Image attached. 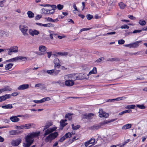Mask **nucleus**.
Masks as SVG:
<instances>
[{"label":"nucleus","mask_w":147,"mask_h":147,"mask_svg":"<svg viewBox=\"0 0 147 147\" xmlns=\"http://www.w3.org/2000/svg\"><path fill=\"white\" fill-rule=\"evenodd\" d=\"M40 134V132L38 131L36 132L31 133L25 137L26 143L23 144L24 147H29L34 142V138L38 136Z\"/></svg>","instance_id":"nucleus-1"},{"label":"nucleus","mask_w":147,"mask_h":147,"mask_svg":"<svg viewBox=\"0 0 147 147\" xmlns=\"http://www.w3.org/2000/svg\"><path fill=\"white\" fill-rule=\"evenodd\" d=\"M52 125L53 123L51 122H48L46 123L44 127L43 130H45V133L43 134L44 136H46L56 130L57 127H56L48 128Z\"/></svg>","instance_id":"nucleus-2"},{"label":"nucleus","mask_w":147,"mask_h":147,"mask_svg":"<svg viewBox=\"0 0 147 147\" xmlns=\"http://www.w3.org/2000/svg\"><path fill=\"white\" fill-rule=\"evenodd\" d=\"M49 134L45 139V141L46 142H51L52 140L55 138L58 135V132H56L52 133H51Z\"/></svg>","instance_id":"nucleus-3"},{"label":"nucleus","mask_w":147,"mask_h":147,"mask_svg":"<svg viewBox=\"0 0 147 147\" xmlns=\"http://www.w3.org/2000/svg\"><path fill=\"white\" fill-rule=\"evenodd\" d=\"M19 29L24 36H28L29 34L27 33L28 27L26 25L21 24L20 25Z\"/></svg>","instance_id":"nucleus-4"},{"label":"nucleus","mask_w":147,"mask_h":147,"mask_svg":"<svg viewBox=\"0 0 147 147\" xmlns=\"http://www.w3.org/2000/svg\"><path fill=\"white\" fill-rule=\"evenodd\" d=\"M142 42V41L141 40L138 41L130 44L125 45H124V46L130 48H136L139 46L140 44H141Z\"/></svg>","instance_id":"nucleus-5"},{"label":"nucleus","mask_w":147,"mask_h":147,"mask_svg":"<svg viewBox=\"0 0 147 147\" xmlns=\"http://www.w3.org/2000/svg\"><path fill=\"white\" fill-rule=\"evenodd\" d=\"M109 123V122L107 121H102L98 124L92 126L90 127L91 129L92 130H97L102 127V126Z\"/></svg>","instance_id":"nucleus-6"},{"label":"nucleus","mask_w":147,"mask_h":147,"mask_svg":"<svg viewBox=\"0 0 147 147\" xmlns=\"http://www.w3.org/2000/svg\"><path fill=\"white\" fill-rule=\"evenodd\" d=\"M18 47L17 46H14L11 47L9 49H6V50H8L7 54L9 55H12V53H17L18 51Z\"/></svg>","instance_id":"nucleus-7"},{"label":"nucleus","mask_w":147,"mask_h":147,"mask_svg":"<svg viewBox=\"0 0 147 147\" xmlns=\"http://www.w3.org/2000/svg\"><path fill=\"white\" fill-rule=\"evenodd\" d=\"M28 117V115H19L17 116H13L11 117L10 118V119L11 121L13 122H16L19 121H20V119L18 117Z\"/></svg>","instance_id":"nucleus-8"},{"label":"nucleus","mask_w":147,"mask_h":147,"mask_svg":"<svg viewBox=\"0 0 147 147\" xmlns=\"http://www.w3.org/2000/svg\"><path fill=\"white\" fill-rule=\"evenodd\" d=\"M76 74H74L65 75L64 76L65 79H70L71 80L74 81L77 80Z\"/></svg>","instance_id":"nucleus-9"},{"label":"nucleus","mask_w":147,"mask_h":147,"mask_svg":"<svg viewBox=\"0 0 147 147\" xmlns=\"http://www.w3.org/2000/svg\"><path fill=\"white\" fill-rule=\"evenodd\" d=\"M94 116L93 113H86L82 115V119H86L88 120H90L92 119Z\"/></svg>","instance_id":"nucleus-10"},{"label":"nucleus","mask_w":147,"mask_h":147,"mask_svg":"<svg viewBox=\"0 0 147 147\" xmlns=\"http://www.w3.org/2000/svg\"><path fill=\"white\" fill-rule=\"evenodd\" d=\"M77 80H82L84 79H87L88 77L86 76L85 74L82 73L76 74Z\"/></svg>","instance_id":"nucleus-11"},{"label":"nucleus","mask_w":147,"mask_h":147,"mask_svg":"<svg viewBox=\"0 0 147 147\" xmlns=\"http://www.w3.org/2000/svg\"><path fill=\"white\" fill-rule=\"evenodd\" d=\"M31 127H34L35 125L33 123H27L21 125V129H30Z\"/></svg>","instance_id":"nucleus-12"},{"label":"nucleus","mask_w":147,"mask_h":147,"mask_svg":"<svg viewBox=\"0 0 147 147\" xmlns=\"http://www.w3.org/2000/svg\"><path fill=\"white\" fill-rule=\"evenodd\" d=\"M50 98L47 97L46 98H43L42 99L40 100H34L33 101L36 104H39L45 102V101H48L50 100Z\"/></svg>","instance_id":"nucleus-13"},{"label":"nucleus","mask_w":147,"mask_h":147,"mask_svg":"<svg viewBox=\"0 0 147 147\" xmlns=\"http://www.w3.org/2000/svg\"><path fill=\"white\" fill-rule=\"evenodd\" d=\"M29 34L32 36L34 35H37L39 34V32L37 30L35 29H30L28 30Z\"/></svg>","instance_id":"nucleus-14"},{"label":"nucleus","mask_w":147,"mask_h":147,"mask_svg":"<svg viewBox=\"0 0 147 147\" xmlns=\"http://www.w3.org/2000/svg\"><path fill=\"white\" fill-rule=\"evenodd\" d=\"M74 84L73 80L70 79L67 80L65 82V84L67 86L70 87L73 86Z\"/></svg>","instance_id":"nucleus-15"},{"label":"nucleus","mask_w":147,"mask_h":147,"mask_svg":"<svg viewBox=\"0 0 147 147\" xmlns=\"http://www.w3.org/2000/svg\"><path fill=\"white\" fill-rule=\"evenodd\" d=\"M98 113H99V116L100 117H104L107 118L109 116V114L103 111L101 109L99 110Z\"/></svg>","instance_id":"nucleus-16"},{"label":"nucleus","mask_w":147,"mask_h":147,"mask_svg":"<svg viewBox=\"0 0 147 147\" xmlns=\"http://www.w3.org/2000/svg\"><path fill=\"white\" fill-rule=\"evenodd\" d=\"M21 142V139L13 140L11 142V144L14 146H18L20 144Z\"/></svg>","instance_id":"nucleus-17"},{"label":"nucleus","mask_w":147,"mask_h":147,"mask_svg":"<svg viewBox=\"0 0 147 147\" xmlns=\"http://www.w3.org/2000/svg\"><path fill=\"white\" fill-rule=\"evenodd\" d=\"M29 86L28 84H22L18 86V89L19 90H24L29 88Z\"/></svg>","instance_id":"nucleus-18"},{"label":"nucleus","mask_w":147,"mask_h":147,"mask_svg":"<svg viewBox=\"0 0 147 147\" xmlns=\"http://www.w3.org/2000/svg\"><path fill=\"white\" fill-rule=\"evenodd\" d=\"M95 140L94 138H92L88 141L85 143V145L86 147H87L90 144H95Z\"/></svg>","instance_id":"nucleus-19"},{"label":"nucleus","mask_w":147,"mask_h":147,"mask_svg":"<svg viewBox=\"0 0 147 147\" xmlns=\"http://www.w3.org/2000/svg\"><path fill=\"white\" fill-rule=\"evenodd\" d=\"M47 49V48L45 46L41 45L39 47V50L41 52V54L44 55V53Z\"/></svg>","instance_id":"nucleus-20"},{"label":"nucleus","mask_w":147,"mask_h":147,"mask_svg":"<svg viewBox=\"0 0 147 147\" xmlns=\"http://www.w3.org/2000/svg\"><path fill=\"white\" fill-rule=\"evenodd\" d=\"M59 61L58 59L55 58L54 59V63L55 64V68L56 67H57L58 68H59L61 65L59 63Z\"/></svg>","instance_id":"nucleus-21"},{"label":"nucleus","mask_w":147,"mask_h":147,"mask_svg":"<svg viewBox=\"0 0 147 147\" xmlns=\"http://www.w3.org/2000/svg\"><path fill=\"white\" fill-rule=\"evenodd\" d=\"M12 90V89L10 88L8 86H7L5 88L0 89V94L3 92L7 91H11Z\"/></svg>","instance_id":"nucleus-22"},{"label":"nucleus","mask_w":147,"mask_h":147,"mask_svg":"<svg viewBox=\"0 0 147 147\" xmlns=\"http://www.w3.org/2000/svg\"><path fill=\"white\" fill-rule=\"evenodd\" d=\"M10 96L11 95L10 94H6L5 95L3 96L0 97V101H2L3 100H4L7 99L9 98H10Z\"/></svg>","instance_id":"nucleus-23"},{"label":"nucleus","mask_w":147,"mask_h":147,"mask_svg":"<svg viewBox=\"0 0 147 147\" xmlns=\"http://www.w3.org/2000/svg\"><path fill=\"white\" fill-rule=\"evenodd\" d=\"M131 124H127L122 127V129L123 130H126L131 128Z\"/></svg>","instance_id":"nucleus-24"},{"label":"nucleus","mask_w":147,"mask_h":147,"mask_svg":"<svg viewBox=\"0 0 147 147\" xmlns=\"http://www.w3.org/2000/svg\"><path fill=\"white\" fill-rule=\"evenodd\" d=\"M97 73L96 68L95 67H94L92 70L90 71L89 74L87 75V76L88 77L89 76L92 74H96Z\"/></svg>","instance_id":"nucleus-25"},{"label":"nucleus","mask_w":147,"mask_h":147,"mask_svg":"<svg viewBox=\"0 0 147 147\" xmlns=\"http://www.w3.org/2000/svg\"><path fill=\"white\" fill-rule=\"evenodd\" d=\"M2 108L5 109H11L13 108L12 105L11 104H8L5 105L1 106Z\"/></svg>","instance_id":"nucleus-26"},{"label":"nucleus","mask_w":147,"mask_h":147,"mask_svg":"<svg viewBox=\"0 0 147 147\" xmlns=\"http://www.w3.org/2000/svg\"><path fill=\"white\" fill-rule=\"evenodd\" d=\"M27 14L29 18H33L34 16V14L31 11H28L27 12Z\"/></svg>","instance_id":"nucleus-27"},{"label":"nucleus","mask_w":147,"mask_h":147,"mask_svg":"<svg viewBox=\"0 0 147 147\" xmlns=\"http://www.w3.org/2000/svg\"><path fill=\"white\" fill-rule=\"evenodd\" d=\"M66 119L62 120L60 121V125L62 127H63L67 124V123H65L66 122Z\"/></svg>","instance_id":"nucleus-28"},{"label":"nucleus","mask_w":147,"mask_h":147,"mask_svg":"<svg viewBox=\"0 0 147 147\" xmlns=\"http://www.w3.org/2000/svg\"><path fill=\"white\" fill-rule=\"evenodd\" d=\"M41 5L42 6H43L44 7L47 6L48 7H51L52 8L51 9H54V10H55V9H56L57 8L56 6V5H50L46 4V5Z\"/></svg>","instance_id":"nucleus-29"},{"label":"nucleus","mask_w":147,"mask_h":147,"mask_svg":"<svg viewBox=\"0 0 147 147\" xmlns=\"http://www.w3.org/2000/svg\"><path fill=\"white\" fill-rule=\"evenodd\" d=\"M13 65L12 63H9L5 66V69L6 70H8L11 69Z\"/></svg>","instance_id":"nucleus-30"},{"label":"nucleus","mask_w":147,"mask_h":147,"mask_svg":"<svg viewBox=\"0 0 147 147\" xmlns=\"http://www.w3.org/2000/svg\"><path fill=\"white\" fill-rule=\"evenodd\" d=\"M42 11L43 13L45 14L49 15V9H42Z\"/></svg>","instance_id":"nucleus-31"},{"label":"nucleus","mask_w":147,"mask_h":147,"mask_svg":"<svg viewBox=\"0 0 147 147\" xmlns=\"http://www.w3.org/2000/svg\"><path fill=\"white\" fill-rule=\"evenodd\" d=\"M119 5L121 9H124L126 6V5L123 2H121L119 3Z\"/></svg>","instance_id":"nucleus-32"},{"label":"nucleus","mask_w":147,"mask_h":147,"mask_svg":"<svg viewBox=\"0 0 147 147\" xmlns=\"http://www.w3.org/2000/svg\"><path fill=\"white\" fill-rule=\"evenodd\" d=\"M71 126L72 127V129L74 130H76L80 127V126L79 125L75 126L74 124H72L71 125Z\"/></svg>","instance_id":"nucleus-33"},{"label":"nucleus","mask_w":147,"mask_h":147,"mask_svg":"<svg viewBox=\"0 0 147 147\" xmlns=\"http://www.w3.org/2000/svg\"><path fill=\"white\" fill-rule=\"evenodd\" d=\"M17 61V59L16 57L7 60L6 61L7 62H13L15 61Z\"/></svg>","instance_id":"nucleus-34"},{"label":"nucleus","mask_w":147,"mask_h":147,"mask_svg":"<svg viewBox=\"0 0 147 147\" xmlns=\"http://www.w3.org/2000/svg\"><path fill=\"white\" fill-rule=\"evenodd\" d=\"M47 20L48 21H49V22H58V19H56L55 20H53L52 18H49L48 17L47 18Z\"/></svg>","instance_id":"nucleus-35"},{"label":"nucleus","mask_w":147,"mask_h":147,"mask_svg":"<svg viewBox=\"0 0 147 147\" xmlns=\"http://www.w3.org/2000/svg\"><path fill=\"white\" fill-rule=\"evenodd\" d=\"M9 134L12 135H15L18 134V133L16 130H13L9 131Z\"/></svg>","instance_id":"nucleus-36"},{"label":"nucleus","mask_w":147,"mask_h":147,"mask_svg":"<svg viewBox=\"0 0 147 147\" xmlns=\"http://www.w3.org/2000/svg\"><path fill=\"white\" fill-rule=\"evenodd\" d=\"M125 98V97H119V98H116L114 99L108 100V101H112L115 100H121Z\"/></svg>","instance_id":"nucleus-37"},{"label":"nucleus","mask_w":147,"mask_h":147,"mask_svg":"<svg viewBox=\"0 0 147 147\" xmlns=\"http://www.w3.org/2000/svg\"><path fill=\"white\" fill-rule=\"evenodd\" d=\"M44 26L47 27H53L54 26V25L52 24L49 23L44 24Z\"/></svg>","instance_id":"nucleus-38"},{"label":"nucleus","mask_w":147,"mask_h":147,"mask_svg":"<svg viewBox=\"0 0 147 147\" xmlns=\"http://www.w3.org/2000/svg\"><path fill=\"white\" fill-rule=\"evenodd\" d=\"M139 24L141 26H144L146 24V22L145 21L142 20H140L139 21Z\"/></svg>","instance_id":"nucleus-39"},{"label":"nucleus","mask_w":147,"mask_h":147,"mask_svg":"<svg viewBox=\"0 0 147 147\" xmlns=\"http://www.w3.org/2000/svg\"><path fill=\"white\" fill-rule=\"evenodd\" d=\"M17 61L18 59L22 60L23 61H25L27 60V58L25 57L19 56L16 57Z\"/></svg>","instance_id":"nucleus-40"},{"label":"nucleus","mask_w":147,"mask_h":147,"mask_svg":"<svg viewBox=\"0 0 147 147\" xmlns=\"http://www.w3.org/2000/svg\"><path fill=\"white\" fill-rule=\"evenodd\" d=\"M64 136L66 138H70L71 136V134L70 132H68L66 133L64 135Z\"/></svg>","instance_id":"nucleus-41"},{"label":"nucleus","mask_w":147,"mask_h":147,"mask_svg":"<svg viewBox=\"0 0 147 147\" xmlns=\"http://www.w3.org/2000/svg\"><path fill=\"white\" fill-rule=\"evenodd\" d=\"M136 107L142 109H144L146 108V107L144 105H136Z\"/></svg>","instance_id":"nucleus-42"},{"label":"nucleus","mask_w":147,"mask_h":147,"mask_svg":"<svg viewBox=\"0 0 147 147\" xmlns=\"http://www.w3.org/2000/svg\"><path fill=\"white\" fill-rule=\"evenodd\" d=\"M135 106V105H127L125 107V108L126 109H134Z\"/></svg>","instance_id":"nucleus-43"},{"label":"nucleus","mask_w":147,"mask_h":147,"mask_svg":"<svg viewBox=\"0 0 147 147\" xmlns=\"http://www.w3.org/2000/svg\"><path fill=\"white\" fill-rule=\"evenodd\" d=\"M55 83H58L60 86H64V84L63 82L61 80H59L58 82H55Z\"/></svg>","instance_id":"nucleus-44"},{"label":"nucleus","mask_w":147,"mask_h":147,"mask_svg":"<svg viewBox=\"0 0 147 147\" xmlns=\"http://www.w3.org/2000/svg\"><path fill=\"white\" fill-rule=\"evenodd\" d=\"M60 71L59 70H54V71L53 75L56 76L60 72Z\"/></svg>","instance_id":"nucleus-45"},{"label":"nucleus","mask_w":147,"mask_h":147,"mask_svg":"<svg viewBox=\"0 0 147 147\" xmlns=\"http://www.w3.org/2000/svg\"><path fill=\"white\" fill-rule=\"evenodd\" d=\"M142 31V30H134L132 32H129L128 33V34H132V33H140V32H141Z\"/></svg>","instance_id":"nucleus-46"},{"label":"nucleus","mask_w":147,"mask_h":147,"mask_svg":"<svg viewBox=\"0 0 147 147\" xmlns=\"http://www.w3.org/2000/svg\"><path fill=\"white\" fill-rule=\"evenodd\" d=\"M116 33V32H108L106 34H102L103 36H107L109 35H112V34H115Z\"/></svg>","instance_id":"nucleus-47"},{"label":"nucleus","mask_w":147,"mask_h":147,"mask_svg":"<svg viewBox=\"0 0 147 147\" xmlns=\"http://www.w3.org/2000/svg\"><path fill=\"white\" fill-rule=\"evenodd\" d=\"M71 114L70 113H68L65 116V118H69V120H70L72 119V117H71Z\"/></svg>","instance_id":"nucleus-48"},{"label":"nucleus","mask_w":147,"mask_h":147,"mask_svg":"<svg viewBox=\"0 0 147 147\" xmlns=\"http://www.w3.org/2000/svg\"><path fill=\"white\" fill-rule=\"evenodd\" d=\"M71 114L70 113H68L65 116V118H69V120H70L72 119V117H71Z\"/></svg>","instance_id":"nucleus-49"},{"label":"nucleus","mask_w":147,"mask_h":147,"mask_svg":"<svg viewBox=\"0 0 147 147\" xmlns=\"http://www.w3.org/2000/svg\"><path fill=\"white\" fill-rule=\"evenodd\" d=\"M87 19L88 20H90L92 19L93 18V16L92 15L90 14H88L86 16Z\"/></svg>","instance_id":"nucleus-50"},{"label":"nucleus","mask_w":147,"mask_h":147,"mask_svg":"<svg viewBox=\"0 0 147 147\" xmlns=\"http://www.w3.org/2000/svg\"><path fill=\"white\" fill-rule=\"evenodd\" d=\"M91 29V28H82L80 30V32H82V31H86V30H88Z\"/></svg>","instance_id":"nucleus-51"},{"label":"nucleus","mask_w":147,"mask_h":147,"mask_svg":"<svg viewBox=\"0 0 147 147\" xmlns=\"http://www.w3.org/2000/svg\"><path fill=\"white\" fill-rule=\"evenodd\" d=\"M63 6L60 4L58 5L57 7L59 10L62 9L63 8Z\"/></svg>","instance_id":"nucleus-52"},{"label":"nucleus","mask_w":147,"mask_h":147,"mask_svg":"<svg viewBox=\"0 0 147 147\" xmlns=\"http://www.w3.org/2000/svg\"><path fill=\"white\" fill-rule=\"evenodd\" d=\"M125 42V41L123 39H121L118 41V43L119 44H123Z\"/></svg>","instance_id":"nucleus-53"},{"label":"nucleus","mask_w":147,"mask_h":147,"mask_svg":"<svg viewBox=\"0 0 147 147\" xmlns=\"http://www.w3.org/2000/svg\"><path fill=\"white\" fill-rule=\"evenodd\" d=\"M58 54L61 55L62 56H67L68 55V53L67 52L62 53H59Z\"/></svg>","instance_id":"nucleus-54"},{"label":"nucleus","mask_w":147,"mask_h":147,"mask_svg":"<svg viewBox=\"0 0 147 147\" xmlns=\"http://www.w3.org/2000/svg\"><path fill=\"white\" fill-rule=\"evenodd\" d=\"M54 71V69H52V70H48L47 71V73L49 74H53Z\"/></svg>","instance_id":"nucleus-55"},{"label":"nucleus","mask_w":147,"mask_h":147,"mask_svg":"<svg viewBox=\"0 0 147 147\" xmlns=\"http://www.w3.org/2000/svg\"><path fill=\"white\" fill-rule=\"evenodd\" d=\"M129 27L126 25H125L121 26L120 28L121 29H128Z\"/></svg>","instance_id":"nucleus-56"},{"label":"nucleus","mask_w":147,"mask_h":147,"mask_svg":"<svg viewBox=\"0 0 147 147\" xmlns=\"http://www.w3.org/2000/svg\"><path fill=\"white\" fill-rule=\"evenodd\" d=\"M104 59V58L103 57H101L99 59H98L96 60V61L97 62H100L101 61L103 60Z\"/></svg>","instance_id":"nucleus-57"},{"label":"nucleus","mask_w":147,"mask_h":147,"mask_svg":"<svg viewBox=\"0 0 147 147\" xmlns=\"http://www.w3.org/2000/svg\"><path fill=\"white\" fill-rule=\"evenodd\" d=\"M66 139V138L64 136H63L59 140V142H63L64 140Z\"/></svg>","instance_id":"nucleus-58"},{"label":"nucleus","mask_w":147,"mask_h":147,"mask_svg":"<svg viewBox=\"0 0 147 147\" xmlns=\"http://www.w3.org/2000/svg\"><path fill=\"white\" fill-rule=\"evenodd\" d=\"M55 10L54 9H49V15L55 12Z\"/></svg>","instance_id":"nucleus-59"},{"label":"nucleus","mask_w":147,"mask_h":147,"mask_svg":"<svg viewBox=\"0 0 147 147\" xmlns=\"http://www.w3.org/2000/svg\"><path fill=\"white\" fill-rule=\"evenodd\" d=\"M5 2V1L3 0L0 2V6L1 7H3L4 6V5L3 3Z\"/></svg>","instance_id":"nucleus-60"},{"label":"nucleus","mask_w":147,"mask_h":147,"mask_svg":"<svg viewBox=\"0 0 147 147\" xmlns=\"http://www.w3.org/2000/svg\"><path fill=\"white\" fill-rule=\"evenodd\" d=\"M128 17L131 19L132 20H134L136 19V18L134 17L132 15H129L128 16Z\"/></svg>","instance_id":"nucleus-61"},{"label":"nucleus","mask_w":147,"mask_h":147,"mask_svg":"<svg viewBox=\"0 0 147 147\" xmlns=\"http://www.w3.org/2000/svg\"><path fill=\"white\" fill-rule=\"evenodd\" d=\"M47 57L48 58H50L52 52H47Z\"/></svg>","instance_id":"nucleus-62"},{"label":"nucleus","mask_w":147,"mask_h":147,"mask_svg":"<svg viewBox=\"0 0 147 147\" xmlns=\"http://www.w3.org/2000/svg\"><path fill=\"white\" fill-rule=\"evenodd\" d=\"M73 7L75 9V10L73 11V12L74 13H75V12H74L75 11H78V10L75 4H74L73 5Z\"/></svg>","instance_id":"nucleus-63"},{"label":"nucleus","mask_w":147,"mask_h":147,"mask_svg":"<svg viewBox=\"0 0 147 147\" xmlns=\"http://www.w3.org/2000/svg\"><path fill=\"white\" fill-rule=\"evenodd\" d=\"M41 18V16L40 15H38L36 16L35 18L36 20H38L40 19Z\"/></svg>","instance_id":"nucleus-64"}]
</instances>
